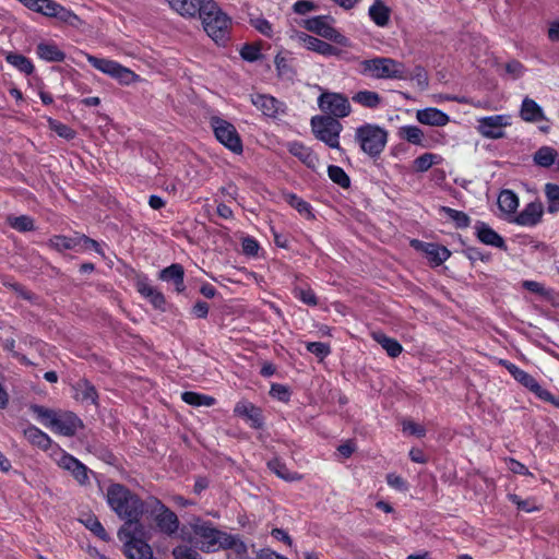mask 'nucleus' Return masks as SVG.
Wrapping results in <instances>:
<instances>
[{
  "label": "nucleus",
  "instance_id": "obj_1",
  "mask_svg": "<svg viewBox=\"0 0 559 559\" xmlns=\"http://www.w3.org/2000/svg\"><path fill=\"white\" fill-rule=\"evenodd\" d=\"M110 510L124 523L118 531V538L129 536L133 527L141 531V518L147 510V498L142 500L136 493L121 484H111L106 491Z\"/></svg>",
  "mask_w": 559,
  "mask_h": 559
},
{
  "label": "nucleus",
  "instance_id": "obj_2",
  "mask_svg": "<svg viewBox=\"0 0 559 559\" xmlns=\"http://www.w3.org/2000/svg\"><path fill=\"white\" fill-rule=\"evenodd\" d=\"M206 34L218 45H225L229 39L231 19L214 0H203L199 12Z\"/></svg>",
  "mask_w": 559,
  "mask_h": 559
},
{
  "label": "nucleus",
  "instance_id": "obj_3",
  "mask_svg": "<svg viewBox=\"0 0 559 559\" xmlns=\"http://www.w3.org/2000/svg\"><path fill=\"white\" fill-rule=\"evenodd\" d=\"M193 533L200 539L201 550L205 552H214L218 549L246 550L245 544L237 536L222 532L210 523L194 524Z\"/></svg>",
  "mask_w": 559,
  "mask_h": 559
},
{
  "label": "nucleus",
  "instance_id": "obj_4",
  "mask_svg": "<svg viewBox=\"0 0 559 559\" xmlns=\"http://www.w3.org/2000/svg\"><path fill=\"white\" fill-rule=\"evenodd\" d=\"M357 71L365 76L377 80H407L408 69L404 63L388 57H374L360 60Z\"/></svg>",
  "mask_w": 559,
  "mask_h": 559
},
{
  "label": "nucleus",
  "instance_id": "obj_5",
  "mask_svg": "<svg viewBox=\"0 0 559 559\" xmlns=\"http://www.w3.org/2000/svg\"><path fill=\"white\" fill-rule=\"evenodd\" d=\"M31 411L43 425L66 437L74 436L83 427L82 420L72 412H55L36 404Z\"/></svg>",
  "mask_w": 559,
  "mask_h": 559
},
{
  "label": "nucleus",
  "instance_id": "obj_6",
  "mask_svg": "<svg viewBox=\"0 0 559 559\" xmlns=\"http://www.w3.org/2000/svg\"><path fill=\"white\" fill-rule=\"evenodd\" d=\"M355 139L364 153L376 157L384 150L388 133L377 124L365 123L356 129Z\"/></svg>",
  "mask_w": 559,
  "mask_h": 559
},
{
  "label": "nucleus",
  "instance_id": "obj_7",
  "mask_svg": "<svg viewBox=\"0 0 559 559\" xmlns=\"http://www.w3.org/2000/svg\"><path fill=\"white\" fill-rule=\"evenodd\" d=\"M145 514L154 520L156 526L162 533L168 536L177 533L179 528L178 516L159 499L155 497H147V510Z\"/></svg>",
  "mask_w": 559,
  "mask_h": 559
},
{
  "label": "nucleus",
  "instance_id": "obj_8",
  "mask_svg": "<svg viewBox=\"0 0 559 559\" xmlns=\"http://www.w3.org/2000/svg\"><path fill=\"white\" fill-rule=\"evenodd\" d=\"M86 60L93 68L117 80L120 84L130 85L140 80V76L131 69L115 60L98 58L90 53H86Z\"/></svg>",
  "mask_w": 559,
  "mask_h": 559
},
{
  "label": "nucleus",
  "instance_id": "obj_9",
  "mask_svg": "<svg viewBox=\"0 0 559 559\" xmlns=\"http://www.w3.org/2000/svg\"><path fill=\"white\" fill-rule=\"evenodd\" d=\"M311 129L316 138L324 142L331 148L340 150V134L343 130L341 122L328 116H314L311 118Z\"/></svg>",
  "mask_w": 559,
  "mask_h": 559
},
{
  "label": "nucleus",
  "instance_id": "obj_10",
  "mask_svg": "<svg viewBox=\"0 0 559 559\" xmlns=\"http://www.w3.org/2000/svg\"><path fill=\"white\" fill-rule=\"evenodd\" d=\"M318 107L324 116L336 120L348 117L352 114V106L346 95L336 92L324 91L318 99Z\"/></svg>",
  "mask_w": 559,
  "mask_h": 559
},
{
  "label": "nucleus",
  "instance_id": "obj_11",
  "mask_svg": "<svg viewBox=\"0 0 559 559\" xmlns=\"http://www.w3.org/2000/svg\"><path fill=\"white\" fill-rule=\"evenodd\" d=\"M211 128L213 129L216 140L226 148L235 154H241L243 151L242 141L235 126L229 121L213 116L210 119Z\"/></svg>",
  "mask_w": 559,
  "mask_h": 559
},
{
  "label": "nucleus",
  "instance_id": "obj_12",
  "mask_svg": "<svg viewBox=\"0 0 559 559\" xmlns=\"http://www.w3.org/2000/svg\"><path fill=\"white\" fill-rule=\"evenodd\" d=\"M512 124V117L508 114L484 116L477 119V131L486 139L499 140L506 138L504 129Z\"/></svg>",
  "mask_w": 559,
  "mask_h": 559
},
{
  "label": "nucleus",
  "instance_id": "obj_13",
  "mask_svg": "<svg viewBox=\"0 0 559 559\" xmlns=\"http://www.w3.org/2000/svg\"><path fill=\"white\" fill-rule=\"evenodd\" d=\"M133 527L129 536L119 538L124 546V554L129 559H153L151 546L145 542V527L141 525V531Z\"/></svg>",
  "mask_w": 559,
  "mask_h": 559
},
{
  "label": "nucleus",
  "instance_id": "obj_14",
  "mask_svg": "<svg viewBox=\"0 0 559 559\" xmlns=\"http://www.w3.org/2000/svg\"><path fill=\"white\" fill-rule=\"evenodd\" d=\"M499 365L504 367L515 381L533 392L538 399L549 397V391L544 389L533 376L519 368L515 364L507 359H500Z\"/></svg>",
  "mask_w": 559,
  "mask_h": 559
},
{
  "label": "nucleus",
  "instance_id": "obj_15",
  "mask_svg": "<svg viewBox=\"0 0 559 559\" xmlns=\"http://www.w3.org/2000/svg\"><path fill=\"white\" fill-rule=\"evenodd\" d=\"M330 17L326 15H319L306 19L302 23V26L318 34L321 37L333 40L337 44L344 45L346 43L345 36H343L340 32H337L331 24L329 23Z\"/></svg>",
  "mask_w": 559,
  "mask_h": 559
},
{
  "label": "nucleus",
  "instance_id": "obj_16",
  "mask_svg": "<svg viewBox=\"0 0 559 559\" xmlns=\"http://www.w3.org/2000/svg\"><path fill=\"white\" fill-rule=\"evenodd\" d=\"M56 463L59 467L68 471L80 485L90 483L88 474L91 471L73 455L60 450Z\"/></svg>",
  "mask_w": 559,
  "mask_h": 559
},
{
  "label": "nucleus",
  "instance_id": "obj_17",
  "mask_svg": "<svg viewBox=\"0 0 559 559\" xmlns=\"http://www.w3.org/2000/svg\"><path fill=\"white\" fill-rule=\"evenodd\" d=\"M253 106L270 118H277L285 114L286 106L275 97L266 94H255L251 96Z\"/></svg>",
  "mask_w": 559,
  "mask_h": 559
},
{
  "label": "nucleus",
  "instance_id": "obj_18",
  "mask_svg": "<svg viewBox=\"0 0 559 559\" xmlns=\"http://www.w3.org/2000/svg\"><path fill=\"white\" fill-rule=\"evenodd\" d=\"M293 38L308 50L314 51L321 56L331 57L338 53V49L333 45L304 32H296Z\"/></svg>",
  "mask_w": 559,
  "mask_h": 559
},
{
  "label": "nucleus",
  "instance_id": "obj_19",
  "mask_svg": "<svg viewBox=\"0 0 559 559\" xmlns=\"http://www.w3.org/2000/svg\"><path fill=\"white\" fill-rule=\"evenodd\" d=\"M543 213L544 209L540 202H530L521 212L514 215L511 223L522 227H534L542 221Z\"/></svg>",
  "mask_w": 559,
  "mask_h": 559
},
{
  "label": "nucleus",
  "instance_id": "obj_20",
  "mask_svg": "<svg viewBox=\"0 0 559 559\" xmlns=\"http://www.w3.org/2000/svg\"><path fill=\"white\" fill-rule=\"evenodd\" d=\"M476 238L484 245L493 248L507 250V245L502 236L493 230L487 223L476 221L474 224Z\"/></svg>",
  "mask_w": 559,
  "mask_h": 559
},
{
  "label": "nucleus",
  "instance_id": "obj_21",
  "mask_svg": "<svg viewBox=\"0 0 559 559\" xmlns=\"http://www.w3.org/2000/svg\"><path fill=\"white\" fill-rule=\"evenodd\" d=\"M520 118L527 123L548 122V118L540 105L533 98L525 96L519 109Z\"/></svg>",
  "mask_w": 559,
  "mask_h": 559
},
{
  "label": "nucleus",
  "instance_id": "obj_22",
  "mask_svg": "<svg viewBox=\"0 0 559 559\" xmlns=\"http://www.w3.org/2000/svg\"><path fill=\"white\" fill-rule=\"evenodd\" d=\"M412 246L415 249L424 252L426 254V257L436 265L442 264L451 255V252L447 247L438 245V243L424 242L420 240H412Z\"/></svg>",
  "mask_w": 559,
  "mask_h": 559
},
{
  "label": "nucleus",
  "instance_id": "obj_23",
  "mask_svg": "<svg viewBox=\"0 0 559 559\" xmlns=\"http://www.w3.org/2000/svg\"><path fill=\"white\" fill-rule=\"evenodd\" d=\"M234 413L236 416L245 418L249 423L250 427L254 429H259L263 426L261 409L249 401H239L235 405Z\"/></svg>",
  "mask_w": 559,
  "mask_h": 559
},
{
  "label": "nucleus",
  "instance_id": "obj_24",
  "mask_svg": "<svg viewBox=\"0 0 559 559\" xmlns=\"http://www.w3.org/2000/svg\"><path fill=\"white\" fill-rule=\"evenodd\" d=\"M135 286L141 296L147 299L155 309H165L166 299L164 295L157 288L151 285L146 276L139 277Z\"/></svg>",
  "mask_w": 559,
  "mask_h": 559
},
{
  "label": "nucleus",
  "instance_id": "obj_25",
  "mask_svg": "<svg viewBox=\"0 0 559 559\" xmlns=\"http://www.w3.org/2000/svg\"><path fill=\"white\" fill-rule=\"evenodd\" d=\"M158 278L166 283H171L175 286V290L180 294L186 290L185 285V269L179 263H173L171 265L163 269Z\"/></svg>",
  "mask_w": 559,
  "mask_h": 559
},
{
  "label": "nucleus",
  "instance_id": "obj_26",
  "mask_svg": "<svg viewBox=\"0 0 559 559\" xmlns=\"http://www.w3.org/2000/svg\"><path fill=\"white\" fill-rule=\"evenodd\" d=\"M498 207L503 214L504 219L511 223L519 207V198L515 192L503 189L498 195Z\"/></svg>",
  "mask_w": 559,
  "mask_h": 559
},
{
  "label": "nucleus",
  "instance_id": "obj_27",
  "mask_svg": "<svg viewBox=\"0 0 559 559\" xmlns=\"http://www.w3.org/2000/svg\"><path fill=\"white\" fill-rule=\"evenodd\" d=\"M74 399L84 404H97L98 394L95 386L86 379H80L72 385Z\"/></svg>",
  "mask_w": 559,
  "mask_h": 559
},
{
  "label": "nucleus",
  "instance_id": "obj_28",
  "mask_svg": "<svg viewBox=\"0 0 559 559\" xmlns=\"http://www.w3.org/2000/svg\"><path fill=\"white\" fill-rule=\"evenodd\" d=\"M416 118L423 124L436 127H443L450 121L445 112L433 107L417 110Z\"/></svg>",
  "mask_w": 559,
  "mask_h": 559
},
{
  "label": "nucleus",
  "instance_id": "obj_29",
  "mask_svg": "<svg viewBox=\"0 0 559 559\" xmlns=\"http://www.w3.org/2000/svg\"><path fill=\"white\" fill-rule=\"evenodd\" d=\"M36 55L46 62H62L66 59V52L53 41H40L36 47Z\"/></svg>",
  "mask_w": 559,
  "mask_h": 559
},
{
  "label": "nucleus",
  "instance_id": "obj_30",
  "mask_svg": "<svg viewBox=\"0 0 559 559\" xmlns=\"http://www.w3.org/2000/svg\"><path fill=\"white\" fill-rule=\"evenodd\" d=\"M288 152L302 162L306 166L313 168L318 163L317 156L304 143L293 141L287 144Z\"/></svg>",
  "mask_w": 559,
  "mask_h": 559
},
{
  "label": "nucleus",
  "instance_id": "obj_31",
  "mask_svg": "<svg viewBox=\"0 0 559 559\" xmlns=\"http://www.w3.org/2000/svg\"><path fill=\"white\" fill-rule=\"evenodd\" d=\"M167 2L174 11L187 17H194L203 5V0H167Z\"/></svg>",
  "mask_w": 559,
  "mask_h": 559
},
{
  "label": "nucleus",
  "instance_id": "obj_32",
  "mask_svg": "<svg viewBox=\"0 0 559 559\" xmlns=\"http://www.w3.org/2000/svg\"><path fill=\"white\" fill-rule=\"evenodd\" d=\"M22 2L27 9L40 13L48 17H53L59 5L58 2L53 0H19Z\"/></svg>",
  "mask_w": 559,
  "mask_h": 559
},
{
  "label": "nucleus",
  "instance_id": "obj_33",
  "mask_svg": "<svg viewBox=\"0 0 559 559\" xmlns=\"http://www.w3.org/2000/svg\"><path fill=\"white\" fill-rule=\"evenodd\" d=\"M24 437L34 445L47 450L51 445L50 437L36 426H28L24 429Z\"/></svg>",
  "mask_w": 559,
  "mask_h": 559
},
{
  "label": "nucleus",
  "instance_id": "obj_34",
  "mask_svg": "<svg viewBox=\"0 0 559 559\" xmlns=\"http://www.w3.org/2000/svg\"><path fill=\"white\" fill-rule=\"evenodd\" d=\"M353 102L369 109H376L382 104V97L373 91H359L352 97Z\"/></svg>",
  "mask_w": 559,
  "mask_h": 559
},
{
  "label": "nucleus",
  "instance_id": "obj_35",
  "mask_svg": "<svg viewBox=\"0 0 559 559\" xmlns=\"http://www.w3.org/2000/svg\"><path fill=\"white\" fill-rule=\"evenodd\" d=\"M5 61L26 75H31L35 70L32 60L21 53L8 52L5 55Z\"/></svg>",
  "mask_w": 559,
  "mask_h": 559
},
{
  "label": "nucleus",
  "instance_id": "obj_36",
  "mask_svg": "<svg viewBox=\"0 0 559 559\" xmlns=\"http://www.w3.org/2000/svg\"><path fill=\"white\" fill-rule=\"evenodd\" d=\"M368 13L376 25L380 27L386 26L390 21V9L381 0H376Z\"/></svg>",
  "mask_w": 559,
  "mask_h": 559
},
{
  "label": "nucleus",
  "instance_id": "obj_37",
  "mask_svg": "<svg viewBox=\"0 0 559 559\" xmlns=\"http://www.w3.org/2000/svg\"><path fill=\"white\" fill-rule=\"evenodd\" d=\"M558 157L557 151L551 146H542L533 155L534 163L544 168L552 166Z\"/></svg>",
  "mask_w": 559,
  "mask_h": 559
},
{
  "label": "nucleus",
  "instance_id": "obj_38",
  "mask_svg": "<svg viewBox=\"0 0 559 559\" xmlns=\"http://www.w3.org/2000/svg\"><path fill=\"white\" fill-rule=\"evenodd\" d=\"M373 338L374 341H377L378 344L382 346V348L386 352V354L390 357L395 358L403 350L402 345L396 340L391 338L383 333L373 334Z\"/></svg>",
  "mask_w": 559,
  "mask_h": 559
},
{
  "label": "nucleus",
  "instance_id": "obj_39",
  "mask_svg": "<svg viewBox=\"0 0 559 559\" xmlns=\"http://www.w3.org/2000/svg\"><path fill=\"white\" fill-rule=\"evenodd\" d=\"M285 200L300 215L305 216L308 219L314 218V214L312 213V207H311L310 203L302 200L297 194L288 193L285 195Z\"/></svg>",
  "mask_w": 559,
  "mask_h": 559
},
{
  "label": "nucleus",
  "instance_id": "obj_40",
  "mask_svg": "<svg viewBox=\"0 0 559 559\" xmlns=\"http://www.w3.org/2000/svg\"><path fill=\"white\" fill-rule=\"evenodd\" d=\"M48 245L52 249L61 252L63 250L76 249L80 246V240H79V236L67 237V236H62V235H57L49 239Z\"/></svg>",
  "mask_w": 559,
  "mask_h": 559
},
{
  "label": "nucleus",
  "instance_id": "obj_41",
  "mask_svg": "<svg viewBox=\"0 0 559 559\" xmlns=\"http://www.w3.org/2000/svg\"><path fill=\"white\" fill-rule=\"evenodd\" d=\"M267 467L280 478L294 481L299 479V475L297 473L290 472L286 464L282 462L280 459H273L267 462Z\"/></svg>",
  "mask_w": 559,
  "mask_h": 559
},
{
  "label": "nucleus",
  "instance_id": "obj_42",
  "mask_svg": "<svg viewBox=\"0 0 559 559\" xmlns=\"http://www.w3.org/2000/svg\"><path fill=\"white\" fill-rule=\"evenodd\" d=\"M290 61L292 58L288 51H281L275 56L274 64L280 76L292 78L294 75Z\"/></svg>",
  "mask_w": 559,
  "mask_h": 559
},
{
  "label": "nucleus",
  "instance_id": "obj_43",
  "mask_svg": "<svg viewBox=\"0 0 559 559\" xmlns=\"http://www.w3.org/2000/svg\"><path fill=\"white\" fill-rule=\"evenodd\" d=\"M399 136L414 145H423L424 133L417 126H403L399 129Z\"/></svg>",
  "mask_w": 559,
  "mask_h": 559
},
{
  "label": "nucleus",
  "instance_id": "obj_44",
  "mask_svg": "<svg viewBox=\"0 0 559 559\" xmlns=\"http://www.w3.org/2000/svg\"><path fill=\"white\" fill-rule=\"evenodd\" d=\"M181 399L185 403L192 406H213L215 399L210 395L200 394L192 391H186L181 394Z\"/></svg>",
  "mask_w": 559,
  "mask_h": 559
},
{
  "label": "nucleus",
  "instance_id": "obj_45",
  "mask_svg": "<svg viewBox=\"0 0 559 559\" xmlns=\"http://www.w3.org/2000/svg\"><path fill=\"white\" fill-rule=\"evenodd\" d=\"M545 195L547 199V212L550 214L559 212V186L550 182L546 183Z\"/></svg>",
  "mask_w": 559,
  "mask_h": 559
},
{
  "label": "nucleus",
  "instance_id": "obj_46",
  "mask_svg": "<svg viewBox=\"0 0 559 559\" xmlns=\"http://www.w3.org/2000/svg\"><path fill=\"white\" fill-rule=\"evenodd\" d=\"M7 221L11 228L20 233H26L35 229L34 219L27 215L9 216Z\"/></svg>",
  "mask_w": 559,
  "mask_h": 559
},
{
  "label": "nucleus",
  "instance_id": "obj_47",
  "mask_svg": "<svg viewBox=\"0 0 559 559\" xmlns=\"http://www.w3.org/2000/svg\"><path fill=\"white\" fill-rule=\"evenodd\" d=\"M441 212L444 213L457 228H467L471 224V217L465 212L448 206H442Z\"/></svg>",
  "mask_w": 559,
  "mask_h": 559
},
{
  "label": "nucleus",
  "instance_id": "obj_48",
  "mask_svg": "<svg viewBox=\"0 0 559 559\" xmlns=\"http://www.w3.org/2000/svg\"><path fill=\"white\" fill-rule=\"evenodd\" d=\"M329 178L342 188H348L350 186V179L344 169L336 165H330L328 167Z\"/></svg>",
  "mask_w": 559,
  "mask_h": 559
},
{
  "label": "nucleus",
  "instance_id": "obj_49",
  "mask_svg": "<svg viewBox=\"0 0 559 559\" xmlns=\"http://www.w3.org/2000/svg\"><path fill=\"white\" fill-rule=\"evenodd\" d=\"M250 25L260 34L267 38H273L275 35L273 25L263 16H253L250 19Z\"/></svg>",
  "mask_w": 559,
  "mask_h": 559
},
{
  "label": "nucleus",
  "instance_id": "obj_50",
  "mask_svg": "<svg viewBox=\"0 0 559 559\" xmlns=\"http://www.w3.org/2000/svg\"><path fill=\"white\" fill-rule=\"evenodd\" d=\"M293 295L307 306L316 307L318 305V298L314 292L309 287L296 286L293 289Z\"/></svg>",
  "mask_w": 559,
  "mask_h": 559
},
{
  "label": "nucleus",
  "instance_id": "obj_51",
  "mask_svg": "<svg viewBox=\"0 0 559 559\" xmlns=\"http://www.w3.org/2000/svg\"><path fill=\"white\" fill-rule=\"evenodd\" d=\"M53 17L73 27H78L81 23L80 17L73 11L64 8L60 3Z\"/></svg>",
  "mask_w": 559,
  "mask_h": 559
},
{
  "label": "nucleus",
  "instance_id": "obj_52",
  "mask_svg": "<svg viewBox=\"0 0 559 559\" xmlns=\"http://www.w3.org/2000/svg\"><path fill=\"white\" fill-rule=\"evenodd\" d=\"M84 524L86 528H88L92 533H94L97 537H99L102 540L107 542L109 540V535L104 528L103 524L98 521L95 516H88Z\"/></svg>",
  "mask_w": 559,
  "mask_h": 559
},
{
  "label": "nucleus",
  "instance_id": "obj_53",
  "mask_svg": "<svg viewBox=\"0 0 559 559\" xmlns=\"http://www.w3.org/2000/svg\"><path fill=\"white\" fill-rule=\"evenodd\" d=\"M306 348L320 359H324L331 354L330 345L323 342H308L306 343Z\"/></svg>",
  "mask_w": 559,
  "mask_h": 559
},
{
  "label": "nucleus",
  "instance_id": "obj_54",
  "mask_svg": "<svg viewBox=\"0 0 559 559\" xmlns=\"http://www.w3.org/2000/svg\"><path fill=\"white\" fill-rule=\"evenodd\" d=\"M173 556L175 559H202L199 552L187 546L179 545L173 549Z\"/></svg>",
  "mask_w": 559,
  "mask_h": 559
},
{
  "label": "nucleus",
  "instance_id": "obj_55",
  "mask_svg": "<svg viewBox=\"0 0 559 559\" xmlns=\"http://www.w3.org/2000/svg\"><path fill=\"white\" fill-rule=\"evenodd\" d=\"M49 126L59 136L66 140H72L75 136V131L62 122L50 119Z\"/></svg>",
  "mask_w": 559,
  "mask_h": 559
},
{
  "label": "nucleus",
  "instance_id": "obj_56",
  "mask_svg": "<svg viewBox=\"0 0 559 559\" xmlns=\"http://www.w3.org/2000/svg\"><path fill=\"white\" fill-rule=\"evenodd\" d=\"M509 500L514 503L518 509L522 510V511H525V512H533V511H536L538 510V507L536 506L535 501L532 500V499H521L518 495L515 493H510L508 496Z\"/></svg>",
  "mask_w": 559,
  "mask_h": 559
},
{
  "label": "nucleus",
  "instance_id": "obj_57",
  "mask_svg": "<svg viewBox=\"0 0 559 559\" xmlns=\"http://www.w3.org/2000/svg\"><path fill=\"white\" fill-rule=\"evenodd\" d=\"M240 56L248 62L258 61L261 58V50L259 46L246 44L240 49Z\"/></svg>",
  "mask_w": 559,
  "mask_h": 559
},
{
  "label": "nucleus",
  "instance_id": "obj_58",
  "mask_svg": "<svg viewBox=\"0 0 559 559\" xmlns=\"http://www.w3.org/2000/svg\"><path fill=\"white\" fill-rule=\"evenodd\" d=\"M436 155L431 153H425L418 156L415 160V168L417 171L424 173L427 171L436 162Z\"/></svg>",
  "mask_w": 559,
  "mask_h": 559
},
{
  "label": "nucleus",
  "instance_id": "obj_59",
  "mask_svg": "<svg viewBox=\"0 0 559 559\" xmlns=\"http://www.w3.org/2000/svg\"><path fill=\"white\" fill-rule=\"evenodd\" d=\"M0 281H1V284L12 290H14L15 293H17L21 297L25 298V299H29L31 298V294L29 292H27L25 289L24 286H22L21 284H19L17 282L13 281L12 278H9L7 276H1L0 277Z\"/></svg>",
  "mask_w": 559,
  "mask_h": 559
},
{
  "label": "nucleus",
  "instance_id": "obj_60",
  "mask_svg": "<svg viewBox=\"0 0 559 559\" xmlns=\"http://www.w3.org/2000/svg\"><path fill=\"white\" fill-rule=\"evenodd\" d=\"M523 288L526 290L537 294L543 297H548L551 294V290L546 288L542 283L536 281H524L522 283Z\"/></svg>",
  "mask_w": 559,
  "mask_h": 559
},
{
  "label": "nucleus",
  "instance_id": "obj_61",
  "mask_svg": "<svg viewBox=\"0 0 559 559\" xmlns=\"http://www.w3.org/2000/svg\"><path fill=\"white\" fill-rule=\"evenodd\" d=\"M403 432L416 436L424 437L426 435V429L424 426L416 424L413 420H404L402 424Z\"/></svg>",
  "mask_w": 559,
  "mask_h": 559
},
{
  "label": "nucleus",
  "instance_id": "obj_62",
  "mask_svg": "<svg viewBox=\"0 0 559 559\" xmlns=\"http://www.w3.org/2000/svg\"><path fill=\"white\" fill-rule=\"evenodd\" d=\"M270 394L271 396L282 402H288L290 397V393L287 386L280 383H274L271 385Z\"/></svg>",
  "mask_w": 559,
  "mask_h": 559
},
{
  "label": "nucleus",
  "instance_id": "obj_63",
  "mask_svg": "<svg viewBox=\"0 0 559 559\" xmlns=\"http://www.w3.org/2000/svg\"><path fill=\"white\" fill-rule=\"evenodd\" d=\"M79 240H80V246L79 247H83V248H87V249H93L96 253H98L99 255L104 257L105 253H104V250L100 246L99 242H97L96 240L85 236V235H79Z\"/></svg>",
  "mask_w": 559,
  "mask_h": 559
},
{
  "label": "nucleus",
  "instance_id": "obj_64",
  "mask_svg": "<svg viewBox=\"0 0 559 559\" xmlns=\"http://www.w3.org/2000/svg\"><path fill=\"white\" fill-rule=\"evenodd\" d=\"M241 246L243 253L251 257L257 255L260 248L259 242L253 237L249 236L242 239Z\"/></svg>",
  "mask_w": 559,
  "mask_h": 559
}]
</instances>
